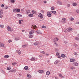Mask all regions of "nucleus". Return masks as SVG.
I'll return each mask as SVG.
<instances>
[{"instance_id":"1","label":"nucleus","mask_w":79,"mask_h":79,"mask_svg":"<svg viewBox=\"0 0 79 79\" xmlns=\"http://www.w3.org/2000/svg\"><path fill=\"white\" fill-rule=\"evenodd\" d=\"M61 22L63 24H64L66 23V19L65 18H63L61 21Z\"/></svg>"},{"instance_id":"2","label":"nucleus","mask_w":79,"mask_h":79,"mask_svg":"<svg viewBox=\"0 0 79 79\" xmlns=\"http://www.w3.org/2000/svg\"><path fill=\"white\" fill-rule=\"evenodd\" d=\"M30 60H31V61H37V59L34 57H32Z\"/></svg>"},{"instance_id":"3","label":"nucleus","mask_w":79,"mask_h":79,"mask_svg":"<svg viewBox=\"0 0 79 79\" xmlns=\"http://www.w3.org/2000/svg\"><path fill=\"white\" fill-rule=\"evenodd\" d=\"M7 31H10V32H12V31H13V30L11 29V27L9 26H8L7 27Z\"/></svg>"},{"instance_id":"4","label":"nucleus","mask_w":79,"mask_h":79,"mask_svg":"<svg viewBox=\"0 0 79 79\" xmlns=\"http://www.w3.org/2000/svg\"><path fill=\"white\" fill-rule=\"evenodd\" d=\"M67 31L68 32H70L73 31V28L71 27L68 28L67 29Z\"/></svg>"},{"instance_id":"5","label":"nucleus","mask_w":79,"mask_h":79,"mask_svg":"<svg viewBox=\"0 0 79 79\" xmlns=\"http://www.w3.org/2000/svg\"><path fill=\"white\" fill-rule=\"evenodd\" d=\"M38 16L39 17H40V18H41V19H42V18H43V17H44V16H43V15H42V14L41 13L39 14Z\"/></svg>"},{"instance_id":"6","label":"nucleus","mask_w":79,"mask_h":79,"mask_svg":"<svg viewBox=\"0 0 79 79\" xmlns=\"http://www.w3.org/2000/svg\"><path fill=\"white\" fill-rule=\"evenodd\" d=\"M38 73H40V74H43V73H44V71L42 70H40L38 71Z\"/></svg>"},{"instance_id":"7","label":"nucleus","mask_w":79,"mask_h":79,"mask_svg":"<svg viewBox=\"0 0 79 79\" xmlns=\"http://www.w3.org/2000/svg\"><path fill=\"white\" fill-rule=\"evenodd\" d=\"M9 72L10 73H15L16 70L15 69H13L9 71Z\"/></svg>"},{"instance_id":"8","label":"nucleus","mask_w":79,"mask_h":79,"mask_svg":"<svg viewBox=\"0 0 79 79\" xmlns=\"http://www.w3.org/2000/svg\"><path fill=\"white\" fill-rule=\"evenodd\" d=\"M57 3L58 4H59V5H62L63 4V3H62V2H60L59 1H57Z\"/></svg>"},{"instance_id":"9","label":"nucleus","mask_w":79,"mask_h":79,"mask_svg":"<svg viewBox=\"0 0 79 79\" xmlns=\"http://www.w3.org/2000/svg\"><path fill=\"white\" fill-rule=\"evenodd\" d=\"M32 27H31V28L34 29H35V28H37V27L36 26V25H35L33 26V25H32Z\"/></svg>"},{"instance_id":"10","label":"nucleus","mask_w":79,"mask_h":79,"mask_svg":"<svg viewBox=\"0 0 79 79\" xmlns=\"http://www.w3.org/2000/svg\"><path fill=\"white\" fill-rule=\"evenodd\" d=\"M58 38H56L54 39V42H57V41H58Z\"/></svg>"},{"instance_id":"11","label":"nucleus","mask_w":79,"mask_h":79,"mask_svg":"<svg viewBox=\"0 0 79 79\" xmlns=\"http://www.w3.org/2000/svg\"><path fill=\"white\" fill-rule=\"evenodd\" d=\"M16 52L18 53L19 55H21V52L19 50H17L16 51Z\"/></svg>"},{"instance_id":"12","label":"nucleus","mask_w":79,"mask_h":79,"mask_svg":"<svg viewBox=\"0 0 79 79\" xmlns=\"http://www.w3.org/2000/svg\"><path fill=\"white\" fill-rule=\"evenodd\" d=\"M0 47H4V44H3L0 43Z\"/></svg>"},{"instance_id":"13","label":"nucleus","mask_w":79,"mask_h":79,"mask_svg":"<svg viewBox=\"0 0 79 79\" xmlns=\"http://www.w3.org/2000/svg\"><path fill=\"white\" fill-rule=\"evenodd\" d=\"M73 64L75 66H78V63H77V62H74L73 63Z\"/></svg>"},{"instance_id":"14","label":"nucleus","mask_w":79,"mask_h":79,"mask_svg":"<svg viewBox=\"0 0 79 79\" xmlns=\"http://www.w3.org/2000/svg\"><path fill=\"white\" fill-rule=\"evenodd\" d=\"M31 10H27L26 11V13L27 14H29L30 13Z\"/></svg>"},{"instance_id":"15","label":"nucleus","mask_w":79,"mask_h":79,"mask_svg":"<svg viewBox=\"0 0 79 79\" xmlns=\"http://www.w3.org/2000/svg\"><path fill=\"white\" fill-rule=\"evenodd\" d=\"M47 16H48V17H49V18H50V17H52V15H51V14L47 13Z\"/></svg>"},{"instance_id":"16","label":"nucleus","mask_w":79,"mask_h":79,"mask_svg":"<svg viewBox=\"0 0 79 79\" xmlns=\"http://www.w3.org/2000/svg\"><path fill=\"white\" fill-rule=\"evenodd\" d=\"M75 61V60L74 59H71L70 60V62H74Z\"/></svg>"},{"instance_id":"17","label":"nucleus","mask_w":79,"mask_h":79,"mask_svg":"<svg viewBox=\"0 0 79 79\" xmlns=\"http://www.w3.org/2000/svg\"><path fill=\"white\" fill-rule=\"evenodd\" d=\"M4 57L5 58H9V56L8 55H6L4 56Z\"/></svg>"},{"instance_id":"18","label":"nucleus","mask_w":79,"mask_h":79,"mask_svg":"<svg viewBox=\"0 0 79 79\" xmlns=\"http://www.w3.org/2000/svg\"><path fill=\"white\" fill-rule=\"evenodd\" d=\"M17 17H18V18H19L20 17H22V16H22V15H21L20 14H17Z\"/></svg>"},{"instance_id":"19","label":"nucleus","mask_w":79,"mask_h":79,"mask_svg":"<svg viewBox=\"0 0 79 79\" xmlns=\"http://www.w3.org/2000/svg\"><path fill=\"white\" fill-rule=\"evenodd\" d=\"M36 32L38 34H42V32L40 31H37Z\"/></svg>"},{"instance_id":"20","label":"nucleus","mask_w":79,"mask_h":79,"mask_svg":"<svg viewBox=\"0 0 79 79\" xmlns=\"http://www.w3.org/2000/svg\"><path fill=\"white\" fill-rule=\"evenodd\" d=\"M27 77L29 78H31V74H27Z\"/></svg>"},{"instance_id":"21","label":"nucleus","mask_w":79,"mask_h":79,"mask_svg":"<svg viewBox=\"0 0 79 79\" xmlns=\"http://www.w3.org/2000/svg\"><path fill=\"white\" fill-rule=\"evenodd\" d=\"M61 56L62 58H65V57H66V56L64 55V54H62L61 55Z\"/></svg>"},{"instance_id":"22","label":"nucleus","mask_w":79,"mask_h":79,"mask_svg":"<svg viewBox=\"0 0 79 79\" xmlns=\"http://www.w3.org/2000/svg\"><path fill=\"white\" fill-rule=\"evenodd\" d=\"M32 13L33 14H34V15H35V14H36V11H34V10H33V11H32Z\"/></svg>"},{"instance_id":"23","label":"nucleus","mask_w":79,"mask_h":79,"mask_svg":"<svg viewBox=\"0 0 79 79\" xmlns=\"http://www.w3.org/2000/svg\"><path fill=\"white\" fill-rule=\"evenodd\" d=\"M33 15L32 14H30L28 15V16H29V17H32Z\"/></svg>"},{"instance_id":"24","label":"nucleus","mask_w":79,"mask_h":79,"mask_svg":"<svg viewBox=\"0 0 79 79\" xmlns=\"http://www.w3.org/2000/svg\"><path fill=\"white\" fill-rule=\"evenodd\" d=\"M59 76L60 77H63V78H64V76H63L61 74H59Z\"/></svg>"},{"instance_id":"25","label":"nucleus","mask_w":79,"mask_h":79,"mask_svg":"<svg viewBox=\"0 0 79 79\" xmlns=\"http://www.w3.org/2000/svg\"><path fill=\"white\" fill-rule=\"evenodd\" d=\"M73 6H76V5H77V3H76L75 2L73 3Z\"/></svg>"},{"instance_id":"26","label":"nucleus","mask_w":79,"mask_h":79,"mask_svg":"<svg viewBox=\"0 0 79 79\" xmlns=\"http://www.w3.org/2000/svg\"><path fill=\"white\" fill-rule=\"evenodd\" d=\"M50 72L49 71H47L46 73V75H49V74H50Z\"/></svg>"},{"instance_id":"27","label":"nucleus","mask_w":79,"mask_h":79,"mask_svg":"<svg viewBox=\"0 0 79 79\" xmlns=\"http://www.w3.org/2000/svg\"><path fill=\"white\" fill-rule=\"evenodd\" d=\"M24 69H25V70H27V69H28V67L27 66H26L24 67Z\"/></svg>"},{"instance_id":"28","label":"nucleus","mask_w":79,"mask_h":79,"mask_svg":"<svg viewBox=\"0 0 79 79\" xmlns=\"http://www.w3.org/2000/svg\"><path fill=\"white\" fill-rule=\"evenodd\" d=\"M17 63H16V62H15V63H13L12 64V65H13V66H15V65H16V64H17Z\"/></svg>"},{"instance_id":"29","label":"nucleus","mask_w":79,"mask_h":79,"mask_svg":"<svg viewBox=\"0 0 79 79\" xmlns=\"http://www.w3.org/2000/svg\"><path fill=\"white\" fill-rule=\"evenodd\" d=\"M51 12L52 13H53V14H55L56 13V12L55 11H53V10H52Z\"/></svg>"},{"instance_id":"30","label":"nucleus","mask_w":79,"mask_h":79,"mask_svg":"<svg viewBox=\"0 0 79 79\" xmlns=\"http://www.w3.org/2000/svg\"><path fill=\"white\" fill-rule=\"evenodd\" d=\"M0 14H3V12L2 10H0Z\"/></svg>"},{"instance_id":"31","label":"nucleus","mask_w":79,"mask_h":79,"mask_svg":"<svg viewBox=\"0 0 79 79\" xmlns=\"http://www.w3.org/2000/svg\"><path fill=\"white\" fill-rule=\"evenodd\" d=\"M15 40H19V37L15 38Z\"/></svg>"},{"instance_id":"32","label":"nucleus","mask_w":79,"mask_h":79,"mask_svg":"<svg viewBox=\"0 0 79 79\" xmlns=\"http://www.w3.org/2000/svg\"><path fill=\"white\" fill-rule=\"evenodd\" d=\"M70 20V21H74V18L71 17V18H70L69 19Z\"/></svg>"},{"instance_id":"33","label":"nucleus","mask_w":79,"mask_h":79,"mask_svg":"<svg viewBox=\"0 0 79 79\" xmlns=\"http://www.w3.org/2000/svg\"><path fill=\"white\" fill-rule=\"evenodd\" d=\"M7 70H10L11 69V68L10 67H8L7 68Z\"/></svg>"},{"instance_id":"34","label":"nucleus","mask_w":79,"mask_h":79,"mask_svg":"<svg viewBox=\"0 0 79 79\" xmlns=\"http://www.w3.org/2000/svg\"><path fill=\"white\" fill-rule=\"evenodd\" d=\"M29 34L30 35H32L33 34V33H32V31H30L29 32Z\"/></svg>"},{"instance_id":"35","label":"nucleus","mask_w":79,"mask_h":79,"mask_svg":"<svg viewBox=\"0 0 79 79\" xmlns=\"http://www.w3.org/2000/svg\"><path fill=\"white\" fill-rule=\"evenodd\" d=\"M13 11L14 13H16L17 12V9H14Z\"/></svg>"},{"instance_id":"36","label":"nucleus","mask_w":79,"mask_h":79,"mask_svg":"<svg viewBox=\"0 0 79 79\" xmlns=\"http://www.w3.org/2000/svg\"><path fill=\"white\" fill-rule=\"evenodd\" d=\"M34 44H35V45H38L39 43L37 42H36Z\"/></svg>"},{"instance_id":"37","label":"nucleus","mask_w":79,"mask_h":79,"mask_svg":"<svg viewBox=\"0 0 79 79\" xmlns=\"http://www.w3.org/2000/svg\"><path fill=\"white\" fill-rule=\"evenodd\" d=\"M57 63H58V61L57 60H56L54 62V64H57Z\"/></svg>"},{"instance_id":"38","label":"nucleus","mask_w":79,"mask_h":79,"mask_svg":"<svg viewBox=\"0 0 79 79\" xmlns=\"http://www.w3.org/2000/svg\"><path fill=\"white\" fill-rule=\"evenodd\" d=\"M15 0H10V2L11 3H15Z\"/></svg>"},{"instance_id":"39","label":"nucleus","mask_w":79,"mask_h":79,"mask_svg":"<svg viewBox=\"0 0 79 79\" xmlns=\"http://www.w3.org/2000/svg\"><path fill=\"white\" fill-rule=\"evenodd\" d=\"M17 12H20V9H17Z\"/></svg>"},{"instance_id":"40","label":"nucleus","mask_w":79,"mask_h":79,"mask_svg":"<svg viewBox=\"0 0 79 79\" xmlns=\"http://www.w3.org/2000/svg\"><path fill=\"white\" fill-rule=\"evenodd\" d=\"M29 37L30 38H32L33 37V35H30L29 36Z\"/></svg>"},{"instance_id":"41","label":"nucleus","mask_w":79,"mask_h":79,"mask_svg":"<svg viewBox=\"0 0 79 79\" xmlns=\"http://www.w3.org/2000/svg\"><path fill=\"white\" fill-rule=\"evenodd\" d=\"M26 47V45H23L22 46V47L23 48H25V47Z\"/></svg>"},{"instance_id":"42","label":"nucleus","mask_w":79,"mask_h":79,"mask_svg":"<svg viewBox=\"0 0 79 79\" xmlns=\"http://www.w3.org/2000/svg\"><path fill=\"white\" fill-rule=\"evenodd\" d=\"M1 73H3V74H4V73H5V72H4V71H3V70H1Z\"/></svg>"},{"instance_id":"43","label":"nucleus","mask_w":79,"mask_h":79,"mask_svg":"<svg viewBox=\"0 0 79 79\" xmlns=\"http://www.w3.org/2000/svg\"><path fill=\"white\" fill-rule=\"evenodd\" d=\"M75 40H79V38L77 37L75 38Z\"/></svg>"},{"instance_id":"44","label":"nucleus","mask_w":79,"mask_h":79,"mask_svg":"<svg viewBox=\"0 0 79 79\" xmlns=\"http://www.w3.org/2000/svg\"><path fill=\"white\" fill-rule=\"evenodd\" d=\"M0 27H2V28H3V27H4V25H1L0 26Z\"/></svg>"},{"instance_id":"45","label":"nucleus","mask_w":79,"mask_h":79,"mask_svg":"<svg viewBox=\"0 0 79 79\" xmlns=\"http://www.w3.org/2000/svg\"><path fill=\"white\" fill-rule=\"evenodd\" d=\"M4 6H5L4 5L2 4L1 5V7H2V8H3V7H4Z\"/></svg>"},{"instance_id":"46","label":"nucleus","mask_w":79,"mask_h":79,"mask_svg":"<svg viewBox=\"0 0 79 79\" xmlns=\"http://www.w3.org/2000/svg\"><path fill=\"white\" fill-rule=\"evenodd\" d=\"M19 24H22L21 21L20 20H19Z\"/></svg>"},{"instance_id":"47","label":"nucleus","mask_w":79,"mask_h":79,"mask_svg":"<svg viewBox=\"0 0 79 79\" xmlns=\"http://www.w3.org/2000/svg\"><path fill=\"white\" fill-rule=\"evenodd\" d=\"M67 6L68 7H69V6H70V4H68L67 5Z\"/></svg>"},{"instance_id":"48","label":"nucleus","mask_w":79,"mask_h":79,"mask_svg":"<svg viewBox=\"0 0 79 79\" xmlns=\"http://www.w3.org/2000/svg\"><path fill=\"white\" fill-rule=\"evenodd\" d=\"M31 32H32V33H33V34L35 32V31L34 30H32Z\"/></svg>"},{"instance_id":"49","label":"nucleus","mask_w":79,"mask_h":79,"mask_svg":"<svg viewBox=\"0 0 79 79\" xmlns=\"http://www.w3.org/2000/svg\"><path fill=\"white\" fill-rule=\"evenodd\" d=\"M41 53H42V54H43L44 55V54H45V52H44V51H42L41 52Z\"/></svg>"},{"instance_id":"50","label":"nucleus","mask_w":79,"mask_h":79,"mask_svg":"<svg viewBox=\"0 0 79 79\" xmlns=\"http://www.w3.org/2000/svg\"><path fill=\"white\" fill-rule=\"evenodd\" d=\"M8 42H9V43H10V42H12V41H11V40H9L8 41Z\"/></svg>"},{"instance_id":"51","label":"nucleus","mask_w":79,"mask_h":79,"mask_svg":"<svg viewBox=\"0 0 79 79\" xmlns=\"http://www.w3.org/2000/svg\"><path fill=\"white\" fill-rule=\"evenodd\" d=\"M76 24H79V22H77L76 23Z\"/></svg>"},{"instance_id":"52","label":"nucleus","mask_w":79,"mask_h":79,"mask_svg":"<svg viewBox=\"0 0 79 79\" xmlns=\"http://www.w3.org/2000/svg\"><path fill=\"white\" fill-rule=\"evenodd\" d=\"M51 10H54V7H51Z\"/></svg>"},{"instance_id":"53","label":"nucleus","mask_w":79,"mask_h":79,"mask_svg":"<svg viewBox=\"0 0 79 79\" xmlns=\"http://www.w3.org/2000/svg\"><path fill=\"white\" fill-rule=\"evenodd\" d=\"M71 69H74V67H72L71 68Z\"/></svg>"},{"instance_id":"54","label":"nucleus","mask_w":79,"mask_h":79,"mask_svg":"<svg viewBox=\"0 0 79 79\" xmlns=\"http://www.w3.org/2000/svg\"><path fill=\"white\" fill-rule=\"evenodd\" d=\"M56 56H58V55H59V53L58 52H56Z\"/></svg>"},{"instance_id":"55","label":"nucleus","mask_w":79,"mask_h":79,"mask_svg":"<svg viewBox=\"0 0 79 79\" xmlns=\"http://www.w3.org/2000/svg\"><path fill=\"white\" fill-rule=\"evenodd\" d=\"M74 55H77V52H74Z\"/></svg>"},{"instance_id":"56","label":"nucleus","mask_w":79,"mask_h":79,"mask_svg":"<svg viewBox=\"0 0 79 79\" xmlns=\"http://www.w3.org/2000/svg\"><path fill=\"white\" fill-rule=\"evenodd\" d=\"M3 17V15H0V18H2Z\"/></svg>"},{"instance_id":"57","label":"nucleus","mask_w":79,"mask_h":79,"mask_svg":"<svg viewBox=\"0 0 79 79\" xmlns=\"http://www.w3.org/2000/svg\"><path fill=\"white\" fill-rule=\"evenodd\" d=\"M74 46H75V47H77V45L76 44H74Z\"/></svg>"},{"instance_id":"58","label":"nucleus","mask_w":79,"mask_h":79,"mask_svg":"<svg viewBox=\"0 0 79 79\" xmlns=\"http://www.w3.org/2000/svg\"><path fill=\"white\" fill-rule=\"evenodd\" d=\"M39 57L40 58H42V55H39Z\"/></svg>"},{"instance_id":"59","label":"nucleus","mask_w":79,"mask_h":79,"mask_svg":"<svg viewBox=\"0 0 79 79\" xmlns=\"http://www.w3.org/2000/svg\"><path fill=\"white\" fill-rule=\"evenodd\" d=\"M47 62L48 63H50V60H48L47 61Z\"/></svg>"},{"instance_id":"60","label":"nucleus","mask_w":79,"mask_h":79,"mask_svg":"<svg viewBox=\"0 0 79 79\" xmlns=\"http://www.w3.org/2000/svg\"><path fill=\"white\" fill-rule=\"evenodd\" d=\"M8 7L7 6H6L5 7V9H8Z\"/></svg>"},{"instance_id":"61","label":"nucleus","mask_w":79,"mask_h":79,"mask_svg":"<svg viewBox=\"0 0 79 79\" xmlns=\"http://www.w3.org/2000/svg\"><path fill=\"white\" fill-rule=\"evenodd\" d=\"M44 3H47V1H44Z\"/></svg>"},{"instance_id":"62","label":"nucleus","mask_w":79,"mask_h":79,"mask_svg":"<svg viewBox=\"0 0 79 79\" xmlns=\"http://www.w3.org/2000/svg\"><path fill=\"white\" fill-rule=\"evenodd\" d=\"M64 44H67V41H64Z\"/></svg>"},{"instance_id":"63","label":"nucleus","mask_w":79,"mask_h":79,"mask_svg":"<svg viewBox=\"0 0 79 79\" xmlns=\"http://www.w3.org/2000/svg\"><path fill=\"white\" fill-rule=\"evenodd\" d=\"M46 56H48L49 55V54H46Z\"/></svg>"},{"instance_id":"64","label":"nucleus","mask_w":79,"mask_h":79,"mask_svg":"<svg viewBox=\"0 0 79 79\" xmlns=\"http://www.w3.org/2000/svg\"><path fill=\"white\" fill-rule=\"evenodd\" d=\"M47 13L50 14V13H51V12H48Z\"/></svg>"}]
</instances>
